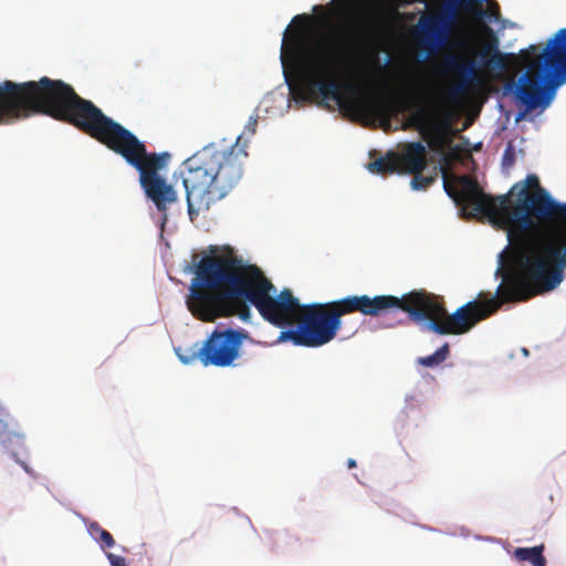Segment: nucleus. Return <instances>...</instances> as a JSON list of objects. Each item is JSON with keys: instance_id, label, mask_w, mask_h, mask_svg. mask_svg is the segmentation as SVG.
Here are the masks:
<instances>
[{"instance_id": "obj_1", "label": "nucleus", "mask_w": 566, "mask_h": 566, "mask_svg": "<svg viewBox=\"0 0 566 566\" xmlns=\"http://www.w3.org/2000/svg\"><path fill=\"white\" fill-rule=\"evenodd\" d=\"M447 193L464 218L478 213L507 232L512 265L499 268L502 283L496 289L500 307L524 302L555 290L565 277L566 203L556 201L541 186L536 175H527L497 198L485 193L479 182L462 175L455 186L444 182Z\"/></svg>"}, {"instance_id": "obj_2", "label": "nucleus", "mask_w": 566, "mask_h": 566, "mask_svg": "<svg viewBox=\"0 0 566 566\" xmlns=\"http://www.w3.org/2000/svg\"><path fill=\"white\" fill-rule=\"evenodd\" d=\"M7 88H21L23 101L14 120L34 114L50 116L78 128L115 154L120 155L139 174V184L157 210L164 213L178 199L172 185L159 174L169 159L168 153H148L145 144L130 130L106 116L93 102L81 97L74 88L61 80L48 76L39 81L8 84Z\"/></svg>"}, {"instance_id": "obj_3", "label": "nucleus", "mask_w": 566, "mask_h": 566, "mask_svg": "<svg viewBox=\"0 0 566 566\" xmlns=\"http://www.w3.org/2000/svg\"><path fill=\"white\" fill-rule=\"evenodd\" d=\"M249 304L264 321L280 328L293 327L304 305L287 287L277 293L258 265L232 253L201 259L187 301L195 317L203 322L229 316L248 321Z\"/></svg>"}, {"instance_id": "obj_4", "label": "nucleus", "mask_w": 566, "mask_h": 566, "mask_svg": "<svg viewBox=\"0 0 566 566\" xmlns=\"http://www.w3.org/2000/svg\"><path fill=\"white\" fill-rule=\"evenodd\" d=\"M296 64V78L289 83L290 92L296 103L327 105L329 101L339 106L353 105L380 119L385 130L390 127V119L400 109L409 107V97L387 102L360 94L358 87L340 80L346 64L344 48L336 41L295 32L291 36L284 33L281 48V61L285 66L287 56ZM286 81H289L285 74Z\"/></svg>"}, {"instance_id": "obj_5", "label": "nucleus", "mask_w": 566, "mask_h": 566, "mask_svg": "<svg viewBox=\"0 0 566 566\" xmlns=\"http://www.w3.org/2000/svg\"><path fill=\"white\" fill-rule=\"evenodd\" d=\"M339 319L344 315L360 313L378 317L395 310L408 313L416 322H424L426 329L438 335H462L470 332L478 323L490 317L500 308L496 298L470 301L449 314L443 297L423 289L413 290L401 297L395 295H348L331 302Z\"/></svg>"}, {"instance_id": "obj_6", "label": "nucleus", "mask_w": 566, "mask_h": 566, "mask_svg": "<svg viewBox=\"0 0 566 566\" xmlns=\"http://www.w3.org/2000/svg\"><path fill=\"white\" fill-rule=\"evenodd\" d=\"M248 142L239 136L231 146L211 144L184 161L182 184L190 217L223 199L240 182L248 160Z\"/></svg>"}, {"instance_id": "obj_7", "label": "nucleus", "mask_w": 566, "mask_h": 566, "mask_svg": "<svg viewBox=\"0 0 566 566\" xmlns=\"http://www.w3.org/2000/svg\"><path fill=\"white\" fill-rule=\"evenodd\" d=\"M536 51V45H530L520 53L527 69L518 80L515 95L525 112L546 108L556 88L566 82V28L558 30L548 40L542 54L532 61Z\"/></svg>"}, {"instance_id": "obj_8", "label": "nucleus", "mask_w": 566, "mask_h": 566, "mask_svg": "<svg viewBox=\"0 0 566 566\" xmlns=\"http://www.w3.org/2000/svg\"><path fill=\"white\" fill-rule=\"evenodd\" d=\"M482 32L481 48L475 52L478 61L461 60L455 55H448L443 61L447 71L460 76V81L447 92V97L450 101L462 97L471 86L482 84L481 69L506 73L516 64L517 59L514 53L500 51V41L491 27L483 24Z\"/></svg>"}, {"instance_id": "obj_9", "label": "nucleus", "mask_w": 566, "mask_h": 566, "mask_svg": "<svg viewBox=\"0 0 566 566\" xmlns=\"http://www.w3.org/2000/svg\"><path fill=\"white\" fill-rule=\"evenodd\" d=\"M296 328L281 331L277 342H291L296 346L321 347L332 342L342 327L331 302L304 304Z\"/></svg>"}, {"instance_id": "obj_10", "label": "nucleus", "mask_w": 566, "mask_h": 566, "mask_svg": "<svg viewBox=\"0 0 566 566\" xmlns=\"http://www.w3.org/2000/svg\"><path fill=\"white\" fill-rule=\"evenodd\" d=\"M249 334L244 329H214L199 349L197 357L203 366L229 367L240 356Z\"/></svg>"}, {"instance_id": "obj_11", "label": "nucleus", "mask_w": 566, "mask_h": 566, "mask_svg": "<svg viewBox=\"0 0 566 566\" xmlns=\"http://www.w3.org/2000/svg\"><path fill=\"white\" fill-rule=\"evenodd\" d=\"M399 174L422 172L428 165L427 148L421 142L407 143L400 153L395 151Z\"/></svg>"}, {"instance_id": "obj_12", "label": "nucleus", "mask_w": 566, "mask_h": 566, "mask_svg": "<svg viewBox=\"0 0 566 566\" xmlns=\"http://www.w3.org/2000/svg\"><path fill=\"white\" fill-rule=\"evenodd\" d=\"M24 434L13 426V419L8 409L0 403V446L14 454V449L23 447Z\"/></svg>"}, {"instance_id": "obj_13", "label": "nucleus", "mask_w": 566, "mask_h": 566, "mask_svg": "<svg viewBox=\"0 0 566 566\" xmlns=\"http://www.w3.org/2000/svg\"><path fill=\"white\" fill-rule=\"evenodd\" d=\"M7 83L17 84L9 80L0 84V124L14 120V116L23 101L19 96L21 88H7Z\"/></svg>"}, {"instance_id": "obj_14", "label": "nucleus", "mask_w": 566, "mask_h": 566, "mask_svg": "<svg viewBox=\"0 0 566 566\" xmlns=\"http://www.w3.org/2000/svg\"><path fill=\"white\" fill-rule=\"evenodd\" d=\"M452 19V12L442 13L440 15H430L422 18L420 20V24L423 32L427 34L428 40L431 43H434L436 39L439 38L442 33H444Z\"/></svg>"}, {"instance_id": "obj_15", "label": "nucleus", "mask_w": 566, "mask_h": 566, "mask_svg": "<svg viewBox=\"0 0 566 566\" xmlns=\"http://www.w3.org/2000/svg\"><path fill=\"white\" fill-rule=\"evenodd\" d=\"M432 123V115L424 107H420L408 118L407 123L403 124L402 128L407 129L408 127H413L424 138H428V136L431 135Z\"/></svg>"}, {"instance_id": "obj_16", "label": "nucleus", "mask_w": 566, "mask_h": 566, "mask_svg": "<svg viewBox=\"0 0 566 566\" xmlns=\"http://www.w3.org/2000/svg\"><path fill=\"white\" fill-rule=\"evenodd\" d=\"M545 545L539 544L533 547H517L513 556L518 562H530L532 566H546L547 560L544 556Z\"/></svg>"}, {"instance_id": "obj_17", "label": "nucleus", "mask_w": 566, "mask_h": 566, "mask_svg": "<svg viewBox=\"0 0 566 566\" xmlns=\"http://www.w3.org/2000/svg\"><path fill=\"white\" fill-rule=\"evenodd\" d=\"M367 169L373 174H379L382 176L399 174L397 160L395 158V151L389 150L385 156L370 161L367 165Z\"/></svg>"}, {"instance_id": "obj_18", "label": "nucleus", "mask_w": 566, "mask_h": 566, "mask_svg": "<svg viewBox=\"0 0 566 566\" xmlns=\"http://www.w3.org/2000/svg\"><path fill=\"white\" fill-rule=\"evenodd\" d=\"M87 531L90 535L99 543L101 547L104 548H112L115 546V539L113 535L104 530L97 522H91L87 525Z\"/></svg>"}, {"instance_id": "obj_19", "label": "nucleus", "mask_w": 566, "mask_h": 566, "mask_svg": "<svg viewBox=\"0 0 566 566\" xmlns=\"http://www.w3.org/2000/svg\"><path fill=\"white\" fill-rule=\"evenodd\" d=\"M450 354L449 344L446 343L439 349H437L433 354L424 357L418 358V364L424 367H436L443 363Z\"/></svg>"}, {"instance_id": "obj_20", "label": "nucleus", "mask_w": 566, "mask_h": 566, "mask_svg": "<svg viewBox=\"0 0 566 566\" xmlns=\"http://www.w3.org/2000/svg\"><path fill=\"white\" fill-rule=\"evenodd\" d=\"M380 27V17L378 13L368 15L359 29V35L369 36Z\"/></svg>"}, {"instance_id": "obj_21", "label": "nucleus", "mask_w": 566, "mask_h": 566, "mask_svg": "<svg viewBox=\"0 0 566 566\" xmlns=\"http://www.w3.org/2000/svg\"><path fill=\"white\" fill-rule=\"evenodd\" d=\"M411 179V188L413 190H426L436 180L433 176H423L422 172H413Z\"/></svg>"}, {"instance_id": "obj_22", "label": "nucleus", "mask_w": 566, "mask_h": 566, "mask_svg": "<svg viewBox=\"0 0 566 566\" xmlns=\"http://www.w3.org/2000/svg\"><path fill=\"white\" fill-rule=\"evenodd\" d=\"M478 15L481 18H488L490 21L496 20L500 15L499 7L496 3H494L488 10L479 9Z\"/></svg>"}, {"instance_id": "obj_23", "label": "nucleus", "mask_w": 566, "mask_h": 566, "mask_svg": "<svg viewBox=\"0 0 566 566\" xmlns=\"http://www.w3.org/2000/svg\"><path fill=\"white\" fill-rule=\"evenodd\" d=\"M107 559L109 560L111 566H128L126 559L119 555L108 553Z\"/></svg>"}, {"instance_id": "obj_24", "label": "nucleus", "mask_w": 566, "mask_h": 566, "mask_svg": "<svg viewBox=\"0 0 566 566\" xmlns=\"http://www.w3.org/2000/svg\"><path fill=\"white\" fill-rule=\"evenodd\" d=\"M256 125H258L256 118L251 117L249 119V123L247 124L245 128L250 132V134H254Z\"/></svg>"}, {"instance_id": "obj_25", "label": "nucleus", "mask_w": 566, "mask_h": 566, "mask_svg": "<svg viewBox=\"0 0 566 566\" xmlns=\"http://www.w3.org/2000/svg\"><path fill=\"white\" fill-rule=\"evenodd\" d=\"M312 17L307 14H301L293 18L292 22L302 21L304 23H308L311 21Z\"/></svg>"}, {"instance_id": "obj_26", "label": "nucleus", "mask_w": 566, "mask_h": 566, "mask_svg": "<svg viewBox=\"0 0 566 566\" xmlns=\"http://www.w3.org/2000/svg\"><path fill=\"white\" fill-rule=\"evenodd\" d=\"M356 467V461L354 459H348L347 460V468L348 469H353Z\"/></svg>"}, {"instance_id": "obj_27", "label": "nucleus", "mask_w": 566, "mask_h": 566, "mask_svg": "<svg viewBox=\"0 0 566 566\" xmlns=\"http://www.w3.org/2000/svg\"><path fill=\"white\" fill-rule=\"evenodd\" d=\"M448 126H449V124L447 122H443L442 125H441V128L446 129Z\"/></svg>"}, {"instance_id": "obj_28", "label": "nucleus", "mask_w": 566, "mask_h": 566, "mask_svg": "<svg viewBox=\"0 0 566 566\" xmlns=\"http://www.w3.org/2000/svg\"><path fill=\"white\" fill-rule=\"evenodd\" d=\"M21 464H22V467L24 468V470H25L27 472H29L28 467H27L24 463H21Z\"/></svg>"}]
</instances>
